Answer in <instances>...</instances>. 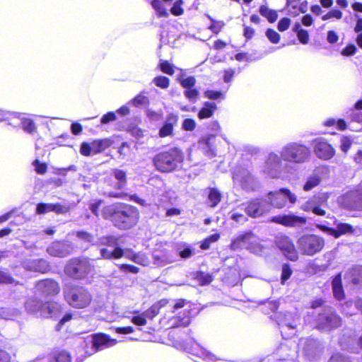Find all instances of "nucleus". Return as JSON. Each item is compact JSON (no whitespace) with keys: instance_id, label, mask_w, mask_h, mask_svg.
Here are the masks:
<instances>
[{"instance_id":"nucleus-61","label":"nucleus","mask_w":362,"mask_h":362,"mask_svg":"<svg viewBox=\"0 0 362 362\" xmlns=\"http://www.w3.org/2000/svg\"><path fill=\"white\" fill-rule=\"evenodd\" d=\"M196 80L194 76H188L180 82L182 86L186 89L192 88L194 86Z\"/></svg>"},{"instance_id":"nucleus-52","label":"nucleus","mask_w":362,"mask_h":362,"mask_svg":"<svg viewBox=\"0 0 362 362\" xmlns=\"http://www.w3.org/2000/svg\"><path fill=\"white\" fill-rule=\"evenodd\" d=\"M131 103L134 105L135 107H139L140 105H146L148 103V98L141 94L138 95L136 96Z\"/></svg>"},{"instance_id":"nucleus-11","label":"nucleus","mask_w":362,"mask_h":362,"mask_svg":"<svg viewBox=\"0 0 362 362\" xmlns=\"http://www.w3.org/2000/svg\"><path fill=\"white\" fill-rule=\"evenodd\" d=\"M93 269V266L86 259H72L65 267L66 274L74 279H83Z\"/></svg>"},{"instance_id":"nucleus-40","label":"nucleus","mask_w":362,"mask_h":362,"mask_svg":"<svg viewBox=\"0 0 362 362\" xmlns=\"http://www.w3.org/2000/svg\"><path fill=\"white\" fill-rule=\"evenodd\" d=\"M207 17L211 21V24L209 25V29H210L214 33L218 34L224 27V22L222 21H215L209 15H207Z\"/></svg>"},{"instance_id":"nucleus-38","label":"nucleus","mask_w":362,"mask_h":362,"mask_svg":"<svg viewBox=\"0 0 362 362\" xmlns=\"http://www.w3.org/2000/svg\"><path fill=\"white\" fill-rule=\"evenodd\" d=\"M126 257L134 262L146 266L148 264V259L144 254L142 253H129Z\"/></svg>"},{"instance_id":"nucleus-42","label":"nucleus","mask_w":362,"mask_h":362,"mask_svg":"<svg viewBox=\"0 0 362 362\" xmlns=\"http://www.w3.org/2000/svg\"><path fill=\"white\" fill-rule=\"evenodd\" d=\"M153 83L156 86L165 89L169 86L170 81L169 78L165 76H159L153 78Z\"/></svg>"},{"instance_id":"nucleus-41","label":"nucleus","mask_w":362,"mask_h":362,"mask_svg":"<svg viewBox=\"0 0 362 362\" xmlns=\"http://www.w3.org/2000/svg\"><path fill=\"white\" fill-rule=\"evenodd\" d=\"M343 16V13L339 9H332L329 11L326 14L322 16V21H327L332 18L336 20H340Z\"/></svg>"},{"instance_id":"nucleus-46","label":"nucleus","mask_w":362,"mask_h":362,"mask_svg":"<svg viewBox=\"0 0 362 362\" xmlns=\"http://www.w3.org/2000/svg\"><path fill=\"white\" fill-rule=\"evenodd\" d=\"M151 5L160 16H167L168 12L159 0H153Z\"/></svg>"},{"instance_id":"nucleus-15","label":"nucleus","mask_w":362,"mask_h":362,"mask_svg":"<svg viewBox=\"0 0 362 362\" xmlns=\"http://www.w3.org/2000/svg\"><path fill=\"white\" fill-rule=\"evenodd\" d=\"M286 199L291 204H295L297 200V197L295 194L292 193L289 189L282 188L278 192H269L268 194V202L274 207L281 209L286 206Z\"/></svg>"},{"instance_id":"nucleus-55","label":"nucleus","mask_w":362,"mask_h":362,"mask_svg":"<svg viewBox=\"0 0 362 362\" xmlns=\"http://www.w3.org/2000/svg\"><path fill=\"white\" fill-rule=\"evenodd\" d=\"M185 97L192 102H195L197 96L199 95V91L195 88H188L184 92Z\"/></svg>"},{"instance_id":"nucleus-9","label":"nucleus","mask_w":362,"mask_h":362,"mask_svg":"<svg viewBox=\"0 0 362 362\" xmlns=\"http://www.w3.org/2000/svg\"><path fill=\"white\" fill-rule=\"evenodd\" d=\"M230 247L234 250L245 248L256 255H261L263 250V247L259 243L258 238L251 232L237 236L232 241Z\"/></svg>"},{"instance_id":"nucleus-59","label":"nucleus","mask_w":362,"mask_h":362,"mask_svg":"<svg viewBox=\"0 0 362 362\" xmlns=\"http://www.w3.org/2000/svg\"><path fill=\"white\" fill-rule=\"evenodd\" d=\"M204 95L211 100H217L220 98H223V94L221 91L207 90L204 92Z\"/></svg>"},{"instance_id":"nucleus-23","label":"nucleus","mask_w":362,"mask_h":362,"mask_svg":"<svg viewBox=\"0 0 362 362\" xmlns=\"http://www.w3.org/2000/svg\"><path fill=\"white\" fill-rule=\"evenodd\" d=\"M297 320L298 319L295 318V316L291 313L285 314L281 313L277 316V322L281 327V332L282 335L286 334L287 330L294 331L297 326Z\"/></svg>"},{"instance_id":"nucleus-4","label":"nucleus","mask_w":362,"mask_h":362,"mask_svg":"<svg viewBox=\"0 0 362 362\" xmlns=\"http://www.w3.org/2000/svg\"><path fill=\"white\" fill-rule=\"evenodd\" d=\"M183 160L182 151L177 148H171L156 154L153 158V164L158 170L170 173L179 168Z\"/></svg>"},{"instance_id":"nucleus-56","label":"nucleus","mask_w":362,"mask_h":362,"mask_svg":"<svg viewBox=\"0 0 362 362\" xmlns=\"http://www.w3.org/2000/svg\"><path fill=\"white\" fill-rule=\"evenodd\" d=\"M292 274V271L288 264H284L282 266V272H281V283L284 284L286 280H288Z\"/></svg>"},{"instance_id":"nucleus-57","label":"nucleus","mask_w":362,"mask_h":362,"mask_svg":"<svg viewBox=\"0 0 362 362\" xmlns=\"http://www.w3.org/2000/svg\"><path fill=\"white\" fill-rule=\"evenodd\" d=\"M197 355L201 358H203L204 359L208 360L209 362L216 361L215 356L211 353L202 348L199 350V352L197 354Z\"/></svg>"},{"instance_id":"nucleus-31","label":"nucleus","mask_w":362,"mask_h":362,"mask_svg":"<svg viewBox=\"0 0 362 362\" xmlns=\"http://www.w3.org/2000/svg\"><path fill=\"white\" fill-rule=\"evenodd\" d=\"M215 141V136L214 135H209L202 137L199 141V146L202 147L203 149H206V153L209 156H214L216 155L214 150L213 148V143Z\"/></svg>"},{"instance_id":"nucleus-2","label":"nucleus","mask_w":362,"mask_h":362,"mask_svg":"<svg viewBox=\"0 0 362 362\" xmlns=\"http://www.w3.org/2000/svg\"><path fill=\"white\" fill-rule=\"evenodd\" d=\"M105 218L112 216L115 226L128 229L136 225L139 214L136 207L127 204L107 206L103 209Z\"/></svg>"},{"instance_id":"nucleus-36","label":"nucleus","mask_w":362,"mask_h":362,"mask_svg":"<svg viewBox=\"0 0 362 362\" xmlns=\"http://www.w3.org/2000/svg\"><path fill=\"white\" fill-rule=\"evenodd\" d=\"M321 182V178L317 174H313L309 176L303 185V190L308 192L317 187Z\"/></svg>"},{"instance_id":"nucleus-44","label":"nucleus","mask_w":362,"mask_h":362,"mask_svg":"<svg viewBox=\"0 0 362 362\" xmlns=\"http://www.w3.org/2000/svg\"><path fill=\"white\" fill-rule=\"evenodd\" d=\"M230 218L239 223H244L247 221L246 215L238 211V209L232 211L230 213Z\"/></svg>"},{"instance_id":"nucleus-14","label":"nucleus","mask_w":362,"mask_h":362,"mask_svg":"<svg viewBox=\"0 0 362 362\" xmlns=\"http://www.w3.org/2000/svg\"><path fill=\"white\" fill-rule=\"evenodd\" d=\"M240 209L244 210L252 218H257L269 211L270 205L266 199H256L243 204Z\"/></svg>"},{"instance_id":"nucleus-22","label":"nucleus","mask_w":362,"mask_h":362,"mask_svg":"<svg viewBox=\"0 0 362 362\" xmlns=\"http://www.w3.org/2000/svg\"><path fill=\"white\" fill-rule=\"evenodd\" d=\"M319 342L314 339H300L298 343V350L302 354L311 359L317 352Z\"/></svg>"},{"instance_id":"nucleus-16","label":"nucleus","mask_w":362,"mask_h":362,"mask_svg":"<svg viewBox=\"0 0 362 362\" xmlns=\"http://www.w3.org/2000/svg\"><path fill=\"white\" fill-rule=\"evenodd\" d=\"M313 146L315 156L323 160L331 159L336 153L334 148L324 138L314 139Z\"/></svg>"},{"instance_id":"nucleus-51","label":"nucleus","mask_w":362,"mask_h":362,"mask_svg":"<svg viewBox=\"0 0 362 362\" xmlns=\"http://www.w3.org/2000/svg\"><path fill=\"white\" fill-rule=\"evenodd\" d=\"M352 145V140L348 136H342L340 139V149L346 153Z\"/></svg>"},{"instance_id":"nucleus-25","label":"nucleus","mask_w":362,"mask_h":362,"mask_svg":"<svg viewBox=\"0 0 362 362\" xmlns=\"http://www.w3.org/2000/svg\"><path fill=\"white\" fill-rule=\"evenodd\" d=\"M178 117L173 114H168L163 126L160 128L158 135L161 138L172 136L173 134V127L177 124Z\"/></svg>"},{"instance_id":"nucleus-34","label":"nucleus","mask_w":362,"mask_h":362,"mask_svg":"<svg viewBox=\"0 0 362 362\" xmlns=\"http://www.w3.org/2000/svg\"><path fill=\"white\" fill-rule=\"evenodd\" d=\"M216 109L214 103L206 102L198 113V117L201 119L211 117Z\"/></svg>"},{"instance_id":"nucleus-10","label":"nucleus","mask_w":362,"mask_h":362,"mask_svg":"<svg viewBox=\"0 0 362 362\" xmlns=\"http://www.w3.org/2000/svg\"><path fill=\"white\" fill-rule=\"evenodd\" d=\"M297 245L302 254L313 256L322 250L325 240L316 235H303L298 238Z\"/></svg>"},{"instance_id":"nucleus-13","label":"nucleus","mask_w":362,"mask_h":362,"mask_svg":"<svg viewBox=\"0 0 362 362\" xmlns=\"http://www.w3.org/2000/svg\"><path fill=\"white\" fill-rule=\"evenodd\" d=\"M341 318L334 313L332 308L324 309L319 313L317 320V327L322 330H329L337 328L341 325Z\"/></svg>"},{"instance_id":"nucleus-64","label":"nucleus","mask_w":362,"mask_h":362,"mask_svg":"<svg viewBox=\"0 0 362 362\" xmlns=\"http://www.w3.org/2000/svg\"><path fill=\"white\" fill-rule=\"evenodd\" d=\"M196 127V122L192 119H185L182 124V127L185 131H192Z\"/></svg>"},{"instance_id":"nucleus-54","label":"nucleus","mask_w":362,"mask_h":362,"mask_svg":"<svg viewBox=\"0 0 362 362\" xmlns=\"http://www.w3.org/2000/svg\"><path fill=\"white\" fill-rule=\"evenodd\" d=\"M33 165L37 174L43 175L47 172V166L46 163H41L38 160H35L33 161Z\"/></svg>"},{"instance_id":"nucleus-39","label":"nucleus","mask_w":362,"mask_h":362,"mask_svg":"<svg viewBox=\"0 0 362 362\" xmlns=\"http://www.w3.org/2000/svg\"><path fill=\"white\" fill-rule=\"evenodd\" d=\"M49 362H71V356L68 352L62 351L54 354Z\"/></svg>"},{"instance_id":"nucleus-27","label":"nucleus","mask_w":362,"mask_h":362,"mask_svg":"<svg viewBox=\"0 0 362 362\" xmlns=\"http://www.w3.org/2000/svg\"><path fill=\"white\" fill-rule=\"evenodd\" d=\"M332 231V236L338 238L342 235L356 234L361 233V229L358 227H353L351 225L346 223H337L336 228Z\"/></svg>"},{"instance_id":"nucleus-53","label":"nucleus","mask_w":362,"mask_h":362,"mask_svg":"<svg viewBox=\"0 0 362 362\" xmlns=\"http://www.w3.org/2000/svg\"><path fill=\"white\" fill-rule=\"evenodd\" d=\"M197 279L199 280L201 285H207L212 281V276L209 274L200 272L197 274Z\"/></svg>"},{"instance_id":"nucleus-43","label":"nucleus","mask_w":362,"mask_h":362,"mask_svg":"<svg viewBox=\"0 0 362 362\" xmlns=\"http://www.w3.org/2000/svg\"><path fill=\"white\" fill-rule=\"evenodd\" d=\"M11 114L13 115L8 119V124L13 127H19L23 114L16 112H12Z\"/></svg>"},{"instance_id":"nucleus-50","label":"nucleus","mask_w":362,"mask_h":362,"mask_svg":"<svg viewBox=\"0 0 362 362\" xmlns=\"http://www.w3.org/2000/svg\"><path fill=\"white\" fill-rule=\"evenodd\" d=\"M146 115L148 118L151 121H158L163 117V112L162 110L155 111L151 109H147Z\"/></svg>"},{"instance_id":"nucleus-7","label":"nucleus","mask_w":362,"mask_h":362,"mask_svg":"<svg viewBox=\"0 0 362 362\" xmlns=\"http://www.w3.org/2000/svg\"><path fill=\"white\" fill-rule=\"evenodd\" d=\"M233 181L235 187L247 192H252L259 187V182L250 168L238 167L233 173Z\"/></svg>"},{"instance_id":"nucleus-37","label":"nucleus","mask_w":362,"mask_h":362,"mask_svg":"<svg viewBox=\"0 0 362 362\" xmlns=\"http://www.w3.org/2000/svg\"><path fill=\"white\" fill-rule=\"evenodd\" d=\"M260 14L267 18L270 23H274L278 18L276 11L269 9L266 6H261L259 8Z\"/></svg>"},{"instance_id":"nucleus-6","label":"nucleus","mask_w":362,"mask_h":362,"mask_svg":"<svg viewBox=\"0 0 362 362\" xmlns=\"http://www.w3.org/2000/svg\"><path fill=\"white\" fill-rule=\"evenodd\" d=\"M25 307L28 313L42 317H57L61 312V305L58 303H42L35 297L29 298Z\"/></svg>"},{"instance_id":"nucleus-60","label":"nucleus","mask_w":362,"mask_h":362,"mask_svg":"<svg viewBox=\"0 0 362 362\" xmlns=\"http://www.w3.org/2000/svg\"><path fill=\"white\" fill-rule=\"evenodd\" d=\"M362 185L360 187V189H358L356 193L357 194V199H355L353 204L351 205V207L362 210V192H361V188Z\"/></svg>"},{"instance_id":"nucleus-33","label":"nucleus","mask_w":362,"mask_h":362,"mask_svg":"<svg viewBox=\"0 0 362 362\" xmlns=\"http://www.w3.org/2000/svg\"><path fill=\"white\" fill-rule=\"evenodd\" d=\"M332 290L334 297L337 300H341L344 298V290L341 285V275L338 274L332 280Z\"/></svg>"},{"instance_id":"nucleus-45","label":"nucleus","mask_w":362,"mask_h":362,"mask_svg":"<svg viewBox=\"0 0 362 362\" xmlns=\"http://www.w3.org/2000/svg\"><path fill=\"white\" fill-rule=\"evenodd\" d=\"M101 244L109 247H119L118 238L113 235L104 237L101 239Z\"/></svg>"},{"instance_id":"nucleus-47","label":"nucleus","mask_w":362,"mask_h":362,"mask_svg":"<svg viewBox=\"0 0 362 362\" xmlns=\"http://www.w3.org/2000/svg\"><path fill=\"white\" fill-rule=\"evenodd\" d=\"M179 255L183 259H187L192 257L194 254V250H192L189 245H185L183 249L179 247L178 249Z\"/></svg>"},{"instance_id":"nucleus-29","label":"nucleus","mask_w":362,"mask_h":362,"mask_svg":"<svg viewBox=\"0 0 362 362\" xmlns=\"http://www.w3.org/2000/svg\"><path fill=\"white\" fill-rule=\"evenodd\" d=\"M222 194L221 192L214 187L208 188L207 202L210 207H216L221 200Z\"/></svg>"},{"instance_id":"nucleus-12","label":"nucleus","mask_w":362,"mask_h":362,"mask_svg":"<svg viewBox=\"0 0 362 362\" xmlns=\"http://www.w3.org/2000/svg\"><path fill=\"white\" fill-rule=\"evenodd\" d=\"M328 196L325 193H319L310 198L300 206L304 211H312L317 216H325V208L327 206Z\"/></svg>"},{"instance_id":"nucleus-26","label":"nucleus","mask_w":362,"mask_h":362,"mask_svg":"<svg viewBox=\"0 0 362 362\" xmlns=\"http://www.w3.org/2000/svg\"><path fill=\"white\" fill-rule=\"evenodd\" d=\"M69 211V207L61 205L60 204H45L40 203L37 205L36 213L37 214H45L51 211L57 214H65Z\"/></svg>"},{"instance_id":"nucleus-62","label":"nucleus","mask_w":362,"mask_h":362,"mask_svg":"<svg viewBox=\"0 0 362 362\" xmlns=\"http://www.w3.org/2000/svg\"><path fill=\"white\" fill-rule=\"evenodd\" d=\"M80 153L85 156H90L94 155L93 152H92V149L88 144V142H83L81 144Z\"/></svg>"},{"instance_id":"nucleus-1","label":"nucleus","mask_w":362,"mask_h":362,"mask_svg":"<svg viewBox=\"0 0 362 362\" xmlns=\"http://www.w3.org/2000/svg\"><path fill=\"white\" fill-rule=\"evenodd\" d=\"M185 303L183 299L172 301L162 299L144 313L147 318L152 319L159 313L161 309H164L165 313L162 322L168 327H186L190 322L189 311L186 309L180 311Z\"/></svg>"},{"instance_id":"nucleus-8","label":"nucleus","mask_w":362,"mask_h":362,"mask_svg":"<svg viewBox=\"0 0 362 362\" xmlns=\"http://www.w3.org/2000/svg\"><path fill=\"white\" fill-rule=\"evenodd\" d=\"M64 298L67 303L77 309L88 307L92 301V295L83 287H75L64 290Z\"/></svg>"},{"instance_id":"nucleus-48","label":"nucleus","mask_w":362,"mask_h":362,"mask_svg":"<svg viewBox=\"0 0 362 362\" xmlns=\"http://www.w3.org/2000/svg\"><path fill=\"white\" fill-rule=\"evenodd\" d=\"M266 36L272 43L276 44L279 42L280 35L272 29L267 30Z\"/></svg>"},{"instance_id":"nucleus-30","label":"nucleus","mask_w":362,"mask_h":362,"mask_svg":"<svg viewBox=\"0 0 362 362\" xmlns=\"http://www.w3.org/2000/svg\"><path fill=\"white\" fill-rule=\"evenodd\" d=\"M88 144L94 155L105 151L111 144L110 141L107 139L93 140L91 142H88Z\"/></svg>"},{"instance_id":"nucleus-20","label":"nucleus","mask_w":362,"mask_h":362,"mask_svg":"<svg viewBox=\"0 0 362 362\" xmlns=\"http://www.w3.org/2000/svg\"><path fill=\"white\" fill-rule=\"evenodd\" d=\"M87 342L92 344L94 351L112 346L117 344L115 339H110L105 334H97L86 339Z\"/></svg>"},{"instance_id":"nucleus-18","label":"nucleus","mask_w":362,"mask_h":362,"mask_svg":"<svg viewBox=\"0 0 362 362\" xmlns=\"http://www.w3.org/2000/svg\"><path fill=\"white\" fill-rule=\"evenodd\" d=\"M271 221L286 227H302L306 223V218L293 214L273 216Z\"/></svg>"},{"instance_id":"nucleus-28","label":"nucleus","mask_w":362,"mask_h":362,"mask_svg":"<svg viewBox=\"0 0 362 362\" xmlns=\"http://www.w3.org/2000/svg\"><path fill=\"white\" fill-rule=\"evenodd\" d=\"M110 175L115 179V182L110 184V185L117 189H122L124 188L127 185V174L122 170L120 169H112Z\"/></svg>"},{"instance_id":"nucleus-35","label":"nucleus","mask_w":362,"mask_h":362,"mask_svg":"<svg viewBox=\"0 0 362 362\" xmlns=\"http://www.w3.org/2000/svg\"><path fill=\"white\" fill-rule=\"evenodd\" d=\"M20 127L28 134L34 133L36 129V125L33 119L30 118L26 117L23 114V117L21 119Z\"/></svg>"},{"instance_id":"nucleus-5","label":"nucleus","mask_w":362,"mask_h":362,"mask_svg":"<svg viewBox=\"0 0 362 362\" xmlns=\"http://www.w3.org/2000/svg\"><path fill=\"white\" fill-rule=\"evenodd\" d=\"M281 156L288 164H303L310 158V150L306 145L300 142H288L281 149Z\"/></svg>"},{"instance_id":"nucleus-58","label":"nucleus","mask_w":362,"mask_h":362,"mask_svg":"<svg viewBox=\"0 0 362 362\" xmlns=\"http://www.w3.org/2000/svg\"><path fill=\"white\" fill-rule=\"evenodd\" d=\"M146 318L144 313H142L136 316H134L132 318V322L136 325L143 326L146 324Z\"/></svg>"},{"instance_id":"nucleus-19","label":"nucleus","mask_w":362,"mask_h":362,"mask_svg":"<svg viewBox=\"0 0 362 362\" xmlns=\"http://www.w3.org/2000/svg\"><path fill=\"white\" fill-rule=\"evenodd\" d=\"M74 248L73 244L69 241H57L47 247V252L51 256L64 257L70 255Z\"/></svg>"},{"instance_id":"nucleus-63","label":"nucleus","mask_w":362,"mask_h":362,"mask_svg":"<svg viewBox=\"0 0 362 362\" xmlns=\"http://www.w3.org/2000/svg\"><path fill=\"white\" fill-rule=\"evenodd\" d=\"M160 66L163 72L169 75H173L174 74V69L172 64L168 63L167 61L161 62Z\"/></svg>"},{"instance_id":"nucleus-17","label":"nucleus","mask_w":362,"mask_h":362,"mask_svg":"<svg viewBox=\"0 0 362 362\" xmlns=\"http://www.w3.org/2000/svg\"><path fill=\"white\" fill-rule=\"evenodd\" d=\"M276 244L283 254L291 261L298 259V252L291 238L286 235H281L276 237Z\"/></svg>"},{"instance_id":"nucleus-21","label":"nucleus","mask_w":362,"mask_h":362,"mask_svg":"<svg viewBox=\"0 0 362 362\" xmlns=\"http://www.w3.org/2000/svg\"><path fill=\"white\" fill-rule=\"evenodd\" d=\"M35 288L37 292L45 296L57 295L60 291L58 283L49 279L38 281Z\"/></svg>"},{"instance_id":"nucleus-49","label":"nucleus","mask_w":362,"mask_h":362,"mask_svg":"<svg viewBox=\"0 0 362 362\" xmlns=\"http://www.w3.org/2000/svg\"><path fill=\"white\" fill-rule=\"evenodd\" d=\"M182 4H183L182 0H177L173 4V6H172V8L170 9L172 14H173L174 16H176L182 15L184 12L183 8H182Z\"/></svg>"},{"instance_id":"nucleus-3","label":"nucleus","mask_w":362,"mask_h":362,"mask_svg":"<svg viewBox=\"0 0 362 362\" xmlns=\"http://www.w3.org/2000/svg\"><path fill=\"white\" fill-rule=\"evenodd\" d=\"M292 170L291 165L284 162L281 156L274 152H270L262 168V173L272 179H285Z\"/></svg>"},{"instance_id":"nucleus-32","label":"nucleus","mask_w":362,"mask_h":362,"mask_svg":"<svg viewBox=\"0 0 362 362\" xmlns=\"http://www.w3.org/2000/svg\"><path fill=\"white\" fill-rule=\"evenodd\" d=\"M100 255L102 258L106 259H110L112 258L119 259L124 255V252L119 247H115L112 251H110L107 248H102L100 250Z\"/></svg>"},{"instance_id":"nucleus-24","label":"nucleus","mask_w":362,"mask_h":362,"mask_svg":"<svg viewBox=\"0 0 362 362\" xmlns=\"http://www.w3.org/2000/svg\"><path fill=\"white\" fill-rule=\"evenodd\" d=\"M22 265L25 269L30 272L45 273L49 269L48 262L44 259H26L23 262Z\"/></svg>"}]
</instances>
